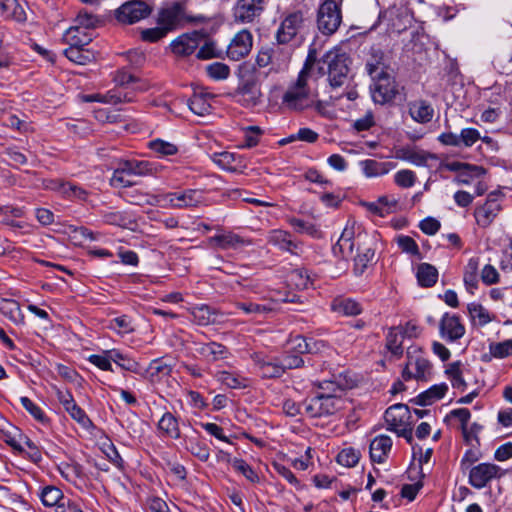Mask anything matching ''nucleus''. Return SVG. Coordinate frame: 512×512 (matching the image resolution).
I'll list each match as a JSON object with an SVG mask.
<instances>
[{"instance_id":"nucleus-33","label":"nucleus","mask_w":512,"mask_h":512,"mask_svg":"<svg viewBox=\"0 0 512 512\" xmlns=\"http://www.w3.org/2000/svg\"><path fill=\"white\" fill-rule=\"evenodd\" d=\"M253 360L263 377H280L284 373L281 363L270 361L260 354H255Z\"/></svg>"},{"instance_id":"nucleus-21","label":"nucleus","mask_w":512,"mask_h":512,"mask_svg":"<svg viewBox=\"0 0 512 512\" xmlns=\"http://www.w3.org/2000/svg\"><path fill=\"white\" fill-rule=\"evenodd\" d=\"M184 19V5L174 2L170 6L161 9L158 13L157 24L163 25L168 32L174 30Z\"/></svg>"},{"instance_id":"nucleus-37","label":"nucleus","mask_w":512,"mask_h":512,"mask_svg":"<svg viewBox=\"0 0 512 512\" xmlns=\"http://www.w3.org/2000/svg\"><path fill=\"white\" fill-rule=\"evenodd\" d=\"M447 391L448 385L446 383L435 384L418 395V403L423 406L431 405L442 399Z\"/></svg>"},{"instance_id":"nucleus-7","label":"nucleus","mask_w":512,"mask_h":512,"mask_svg":"<svg viewBox=\"0 0 512 512\" xmlns=\"http://www.w3.org/2000/svg\"><path fill=\"white\" fill-rule=\"evenodd\" d=\"M503 196L497 192H491L482 204H478L473 212L476 225L481 229L489 228L501 213Z\"/></svg>"},{"instance_id":"nucleus-52","label":"nucleus","mask_w":512,"mask_h":512,"mask_svg":"<svg viewBox=\"0 0 512 512\" xmlns=\"http://www.w3.org/2000/svg\"><path fill=\"white\" fill-rule=\"evenodd\" d=\"M66 236L74 246H83L92 239L91 234L83 227L66 226Z\"/></svg>"},{"instance_id":"nucleus-47","label":"nucleus","mask_w":512,"mask_h":512,"mask_svg":"<svg viewBox=\"0 0 512 512\" xmlns=\"http://www.w3.org/2000/svg\"><path fill=\"white\" fill-rule=\"evenodd\" d=\"M416 277L421 286L431 287L437 281L438 271L434 266L422 263L417 268Z\"/></svg>"},{"instance_id":"nucleus-34","label":"nucleus","mask_w":512,"mask_h":512,"mask_svg":"<svg viewBox=\"0 0 512 512\" xmlns=\"http://www.w3.org/2000/svg\"><path fill=\"white\" fill-rule=\"evenodd\" d=\"M267 240L268 243L284 251L294 252L298 247V245L292 240L291 235L281 229L270 231L267 236Z\"/></svg>"},{"instance_id":"nucleus-23","label":"nucleus","mask_w":512,"mask_h":512,"mask_svg":"<svg viewBox=\"0 0 512 512\" xmlns=\"http://www.w3.org/2000/svg\"><path fill=\"white\" fill-rule=\"evenodd\" d=\"M208 243L213 248L218 249H238L243 246L250 245L251 242L249 240L244 239L240 235L234 232H223L217 234L208 239Z\"/></svg>"},{"instance_id":"nucleus-45","label":"nucleus","mask_w":512,"mask_h":512,"mask_svg":"<svg viewBox=\"0 0 512 512\" xmlns=\"http://www.w3.org/2000/svg\"><path fill=\"white\" fill-rule=\"evenodd\" d=\"M292 348L298 353H317L320 352L324 347L325 344L323 341H308L302 336H296L291 341Z\"/></svg>"},{"instance_id":"nucleus-59","label":"nucleus","mask_w":512,"mask_h":512,"mask_svg":"<svg viewBox=\"0 0 512 512\" xmlns=\"http://www.w3.org/2000/svg\"><path fill=\"white\" fill-rule=\"evenodd\" d=\"M489 352L493 357L498 359L512 355V339L491 343L489 345Z\"/></svg>"},{"instance_id":"nucleus-15","label":"nucleus","mask_w":512,"mask_h":512,"mask_svg":"<svg viewBox=\"0 0 512 512\" xmlns=\"http://www.w3.org/2000/svg\"><path fill=\"white\" fill-rule=\"evenodd\" d=\"M359 229L357 227L355 221H348L345 225L340 238L338 239L336 245L333 247V252L335 255L340 256L342 258H349L353 255V251L356 244L360 242V234L356 237V230Z\"/></svg>"},{"instance_id":"nucleus-9","label":"nucleus","mask_w":512,"mask_h":512,"mask_svg":"<svg viewBox=\"0 0 512 512\" xmlns=\"http://www.w3.org/2000/svg\"><path fill=\"white\" fill-rule=\"evenodd\" d=\"M342 15L339 3L335 0H325L318 10V28L327 35L333 34L340 26Z\"/></svg>"},{"instance_id":"nucleus-25","label":"nucleus","mask_w":512,"mask_h":512,"mask_svg":"<svg viewBox=\"0 0 512 512\" xmlns=\"http://www.w3.org/2000/svg\"><path fill=\"white\" fill-rule=\"evenodd\" d=\"M480 258L473 256L463 267V283L468 293L473 295L479 287Z\"/></svg>"},{"instance_id":"nucleus-57","label":"nucleus","mask_w":512,"mask_h":512,"mask_svg":"<svg viewBox=\"0 0 512 512\" xmlns=\"http://www.w3.org/2000/svg\"><path fill=\"white\" fill-rule=\"evenodd\" d=\"M289 223L292 226V228L298 233L307 234L312 237L320 236V231L318 230V228L310 222H306L298 218H291L289 220Z\"/></svg>"},{"instance_id":"nucleus-12","label":"nucleus","mask_w":512,"mask_h":512,"mask_svg":"<svg viewBox=\"0 0 512 512\" xmlns=\"http://www.w3.org/2000/svg\"><path fill=\"white\" fill-rule=\"evenodd\" d=\"M4 441L18 453H26L35 462L41 459V453L36 444L16 428L13 432L4 434Z\"/></svg>"},{"instance_id":"nucleus-43","label":"nucleus","mask_w":512,"mask_h":512,"mask_svg":"<svg viewBox=\"0 0 512 512\" xmlns=\"http://www.w3.org/2000/svg\"><path fill=\"white\" fill-rule=\"evenodd\" d=\"M467 311L472 322L479 326H485L493 320L491 313L479 303H469L467 305Z\"/></svg>"},{"instance_id":"nucleus-10","label":"nucleus","mask_w":512,"mask_h":512,"mask_svg":"<svg viewBox=\"0 0 512 512\" xmlns=\"http://www.w3.org/2000/svg\"><path fill=\"white\" fill-rule=\"evenodd\" d=\"M250 70H252L250 66L243 67L242 80L237 92L239 97L238 101L246 107L258 105L262 97L257 77L247 75Z\"/></svg>"},{"instance_id":"nucleus-14","label":"nucleus","mask_w":512,"mask_h":512,"mask_svg":"<svg viewBox=\"0 0 512 512\" xmlns=\"http://www.w3.org/2000/svg\"><path fill=\"white\" fill-rule=\"evenodd\" d=\"M394 157L418 167H430L439 160L436 154L417 147H401L395 150Z\"/></svg>"},{"instance_id":"nucleus-4","label":"nucleus","mask_w":512,"mask_h":512,"mask_svg":"<svg viewBox=\"0 0 512 512\" xmlns=\"http://www.w3.org/2000/svg\"><path fill=\"white\" fill-rule=\"evenodd\" d=\"M385 421L390 431L412 442V415L405 404H394L385 412Z\"/></svg>"},{"instance_id":"nucleus-24","label":"nucleus","mask_w":512,"mask_h":512,"mask_svg":"<svg viewBox=\"0 0 512 512\" xmlns=\"http://www.w3.org/2000/svg\"><path fill=\"white\" fill-rule=\"evenodd\" d=\"M200 44L198 33H186L178 36L170 43L172 52L177 56H187L192 54Z\"/></svg>"},{"instance_id":"nucleus-49","label":"nucleus","mask_w":512,"mask_h":512,"mask_svg":"<svg viewBox=\"0 0 512 512\" xmlns=\"http://www.w3.org/2000/svg\"><path fill=\"white\" fill-rule=\"evenodd\" d=\"M109 357L112 359V362L124 370L131 372H137L139 370L138 362L118 349H111Z\"/></svg>"},{"instance_id":"nucleus-54","label":"nucleus","mask_w":512,"mask_h":512,"mask_svg":"<svg viewBox=\"0 0 512 512\" xmlns=\"http://www.w3.org/2000/svg\"><path fill=\"white\" fill-rule=\"evenodd\" d=\"M111 349L102 350L98 354H91L87 357V360L97 368L103 371H113L112 359L110 356Z\"/></svg>"},{"instance_id":"nucleus-41","label":"nucleus","mask_w":512,"mask_h":512,"mask_svg":"<svg viewBox=\"0 0 512 512\" xmlns=\"http://www.w3.org/2000/svg\"><path fill=\"white\" fill-rule=\"evenodd\" d=\"M409 112L415 121L426 123L432 119L434 110L427 102L419 100L410 104Z\"/></svg>"},{"instance_id":"nucleus-1","label":"nucleus","mask_w":512,"mask_h":512,"mask_svg":"<svg viewBox=\"0 0 512 512\" xmlns=\"http://www.w3.org/2000/svg\"><path fill=\"white\" fill-rule=\"evenodd\" d=\"M312 65L309 60L300 71L295 84L290 86L283 95V104L293 110H303L314 104L315 93L312 87Z\"/></svg>"},{"instance_id":"nucleus-60","label":"nucleus","mask_w":512,"mask_h":512,"mask_svg":"<svg viewBox=\"0 0 512 512\" xmlns=\"http://www.w3.org/2000/svg\"><path fill=\"white\" fill-rule=\"evenodd\" d=\"M236 307L248 315H264L273 310L271 305H261L253 302H239Z\"/></svg>"},{"instance_id":"nucleus-6","label":"nucleus","mask_w":512,"mask_h":512,"mask_svg":"<svg viewBox=\"0 0 512 512\" xmlns=\"http://www.w3.org/2000/svg\"><path fill=\"white\" fill-rule=\"evenodd\" d=\"M164 208L188 209L208 205L201 189H184L163 194Z\"/></svg>"},{"instance_id":"nucleus-55","label":"nucleus","mask_w":512,"mask_h":512,"mask_svg":"<svg viewBox=\"0 0 512 512\" xmlns=\"http://www.w3.org/2000/svg\"><path fill=\"white\" fill-rule=\"evenodd\" d=\"M374 250L371 248L363 249L354 259V271L357 275L364 273L368 265L374 259Z\"/></svg>"},{"instance_id":"nucleus-2","label":"nucleus","mask_w":512,"mask_h":512,"mask_svg":"<svg viewBox=\"0 0 512 512\" xmlns=\"http://www.w3.org/2000/svg\"><path fill=\"white\" fill-rule=\"evenodd\" d=\"M366 70L373 81L370 93L374 103L384 105L394 100L398 87L393 76L384 71L380 64L367 63Z\"/></svg>"},{"instance_id":"nucleus-32","label":"nucleus","mask_w":512,"mask_h":512,"mask_svg":"<svg viewBox=\"0 0 512 512\" xmlns=\"http://www.w3.org/2000/svg\"><path fill=\"white\" fill-rule=\"evenodd\" d=\"M196 351L210 362L226 359L228 357L227 349L222 344L216 342L199 344Z\"/></svg>"},{"instance_id":"nucleus-5","label":"nucleus","mask_w":512,"mask_h":512,"mask_svg":"<svg viewBox=\"0 0 512 512\" xmlns=\"http://www.w3.org/2000/svg\"><path fill=\"white\" fill-rule=\"evenodd\" d=\"M336 391L341 392L340 388L334 390L333 394L319 393L305 403V412L310 417H323L335 414L344 406V401Z\"/></svg>"},{"instance_id":"nucleus-18","label":"nucleus","mask_w":512,"mask_h":512,"mask_svg":"<svg viewBox=\"0 0 512 512\" xmlns=\"http://www.w3.org/2000/svg\"><path fill=\"white\" fill-rule=\"evenodd\" d=\"M263 10L262 0H237L233 8L234 20L238 23H250Z\"/></svg>"},{"instance_id":"nucleus-17","label":"nucleus","mask_w":512,"mask_h":512,"mask_svg":"<svg viewBox=\"0 0 512 512\" xmlns=\"http://www.w3.org/2000/svg\"><path fill=\"white\" fill-rule=\"evenodd\" d=\"M253 46V36L247 29H242L234 35L227 47V55L230 59L238 61L247 56Z\"/></svg>"},{"instance_id":"nucleus-3","label":"nucleus","mask_w":512,"mask_h":512,"mask_svg":"<svg viewBox=\"0 0 512 512\" xmlns=\"http://www.w3.org/2000/svg\"><path fill=\"white\" fill-rule=\"evenodd\" d=\"M350 59L345 51L339 47L327 51L322 58L320 70L326 73L331 87H341L348 81Z\"/></svg>"},{"instance_id":"nucleus-48","label":"nucleus","mask_w":512,"mask_h":512,"mask_svg":"<svg viewBox=\"0 0 512 512\" xmlns=\"http://www.w3.org/2000/svg\"><path fill=\"white\" fill-rule=\"evenodd\" d=\"M404 338L405 337L402 334L401 325L391 328L386 337V346L388 350L396 356L402 355V344Z\"/></svg>"},{"instance_id":"nucleus-42","label":"nucleus","mask_w":512,"mask_h":512,"mask_svg":"<svg viewBox=\"0 0 512 512\" xmlns=\"http://www.w3.org/2000/svg\"><path fill=\"white\" fill-rule=\"evenodd\" d=\"M98 446L113 465H115L117 468L123 467V460L120 454L118 453L113 442L106 435L103 434L99 438Z\"/></svg>"},{"instance_id":"nucleus-22","label":"nucleus","mask_w":512,"mask_h":512,"mask_svg":"<svg viewBox=\"0 0 512 512\" xmlns=\"http://www.w3.org/2000/svg\"><path fill=\"white\" fill-rule=\"evenodd\" d=\"M83 102H99L109 105H117L120 103L132 102L133 97L127 93L122 92L120 89H112L105 93H93L90 95H81Z\"/></svg>"},{"instance_id":"nucleus-38","label":"nucleus","mask_w":512,"mask_h":512,"mask_svg":"<svg viewBox=\"0 0 512 512\" xmlns=\"http://www.w3.org/2000/svg\"><path fill=\"white\" fill-rule=\"evenodd\" d=\"M447 378L450 380L453 388L463 392L466 389V382L463 378L464 368L460 361L450 363L445 370Z\"/></svg>"},{"instance_id":"nucleus-27","label":"nucleus","mask_w":512,"mask_h":512,"mask_svg":"<svg viewBox=\"0 0 512 512\" xmlns=\"http://www.w3.org/2000/svg\"><path fill=\"white\" fill-rule=\"evenodd\" d=\"M392 447V440L387 435H378L370 443V457L373 462L383 463Z\"/></svg>"},{"instance_id":"nucleus-29","label":"nucleus","mask_w":512,"mask_h":512,"mask_svg":"<svg viewBox=\"0 0 512 512\" xmlns=\"http://www.w3.org/2000/svg\"><path fill=\"white\" fill-rule=\"evenodd\" d=\"M63 496L58 487L47 486L41 492V501L50 509L49 512H64Z\"/></svg>"},{"instance_id":"nucleus-40","label":"nucleus","mask_w":512,"mask_h":512,"mask_svg":"<svg viewBox=\"0 0 512 512\" xmlns=\"http://www.w3.org/2000/svg\"><path fill=\"white\" fill-rule=\"evenodd\" d=\"M188 107L195 115H208L212 109L211 97L203 93L194 94L188 101Z\"/></svg>"},{"instance_id":"nucleus-26","label":"nucleus","mask_w":512,"mask_h":512,"mask_svg":"<svg viewBox=\"0 0 512 512\" xmlns=\"http://www.w3.org/2000/svg\"><path fill=\"white\" fill-rule=\"evenodd\" d=\"M360 169L366 178H377L388 174L395 168L391 162H380L374 159H365L359 162Z\"/></svg>"},{"instance_id":"nucleus-51","label":"nucleus","mask_w":512,"mask_h":512,"mask_svg":"<svg viewBox=\"0 0 512 512\" xmlns=\"http://www.w3.org/2000/svg\"><path fill=\"white\" fill-rule=\"evenodd\" d=\"M228 463L236 472L242 474L248 481L252 483L259 482L258 474L243 459L229 458Z\"/></svg>"},{"instance_id":"nucleus-58","label":"nucleus","mask_w":512,"mask_h":512,"mask_svg":"<svg viewBox=\"0 0 512 512\" xmlns=\"http://www.w3.org/2000/svg\"><path fill=\"white\" fill-rule=\"evenodd\" d=\"M394 183L401 188H410L416 183L417 176L410 169H401L394 174Z\"/></svg>"},{"instance_id":"nucleus-46","label":"nucleus","mask_w":512,"mask_h":512,"mask_svg":"<svg viewBox=\"0 0 512 512\" xmlns=\"http://www.w3.org/2000/svg\"><path fill=\"white\" fill-rule=\"evenodd\" d=\"M66 58L75 64L86 65L95 59V55L84 46L69 47L66 49Z\"/></svg>"},{"instance_id":"nucleus-20","label":"nucleus","mask_w":512,"mask_h":512,"mask_svg":"<svg viewBox=\"0 0 512 512\" xmlns=\"http://www.w3.org/2000/svg\"><path fill=\"white\" fill-rule=\"evenodd\" d=\"M304 17L301 12L289 14L282 22L277 32V39L280 43L291 41L302 28Z\"/></svg>"},{"instance_id":"nucleus-19","label":"nucleus","mask_w":512,"mask_h":512,"mask_svg":"<svg viewBox=\"0 0 512 512\" xmlns=\"http://www.w3.org/2000/svg\"><path fill=\"white\" fill-rule=\"evenodd\" d=\"M439 333L443 339L454 342L464 336L465 326L458 316L445 313L440 320Z\"/></svg>"},{"instance_id":"nucleus-36","label":"nucleus","mask_w":512,"mask_h":512,"mask_svg":"<svg viewBox=\"0 0 512 512\" xmlns=\"http://www.w3.org/2000/svg\"><path fill=\"white\" fill-rule=\"evenodd\" d=\"M158 430L163 436L172 439L180 437L178 421L170 412H166L162 415L158 421Z\"/></svg>"},{"instance_id":"nucleus-44","label":"nucleus","mask_w":512,"mask_h":512,"mask_svg":"<svg viewBox=\"0 0 512 512\" xmlns=\"http://www.w3.org/2000/svg\"><path fill=\"white\" fill-rule=\"evenodd\" d=\"M215 377L223 385L232 389H241L249 385V380L237 373L219 371Z\"/></svg>"},{"instance_id":"nucleus-30","label":"nucleus","mask_w":512,"mask_h":512,"mask_svg":"<svg viewBox=\"0 0 512 512\" xmlns=\"http://www.w3.org/2000/svg\"><path fill=\"white\" fill-rule=\"evenodd\" d=\"M195 321L202 326L217 324L222 321V313L210 308L207 305H200L190 310Z\"/></svg>"},{"instance_id":"nucleus-13","label":"nucleus","mask_w":512,"mask_h":512,"mask_svg":"<svg viewBox=\"0 0 512 512\" xmlns=\"http://www.w3.org/2000/svg\"><path fill=\"white\" fill-rule=\"evenodd\" d=\"M151 8L142 1H128L116 10V19L123 24H134L151 13Z\"/></svg>"},{"instance_id":"nucleus-53","label":"nucleus","mask_w":512,"mask_h":512,"mask_svg":"<svg viewBox=\"0 0 512 512\" xmlns=\"http://www.w3.org/2000/svg\"><path fill=\"white\" fill-rule=\"evenodd\" d=\"M69 47L85 46L90 42V37L86 34L84 28L70 27L66 30V42Z\"/></svg>"},{"instance_id":"nucleus-62","label":"nucleus","mask_w":512,"mask_h":512,"mask_svg":"<svg viewBox=\"0 0 512 512\" xmlns=\"http://www.w3.org/2000/svg\"><path fill=\"white\" fill-rule=\"evenodd\" d=\"M288 280L297 289H305L310 284V277L305 270L295 269L290 272Z\"/></svg>"},{"instance_id":"nucleus-56","label":"nucleus","mask_w":512,"mask_h":512,"mask_svg":"<svg viewBox=\"0 0 512 512\" xmlns=\"http://www.w3.org/2000/svg\"><path fill=\"white\" fill-rule=\"evenodd\" d=\"M360 459V452L352 447L344 448L337 456V462L345 467H354Z\"/></svg>"},{"instance_id":"nucleus-28","label":"nucleus","mask_w":512,"mask_h":512,"mask_svg":"<svg viewBox=\"0 0 512 512\" xmlns=\"http://www.w3.org/2000/svg\"><path fill=\"white\" fill-rule=\"evenodd\" d=\"M66 411L71 418L79 424L80 428L89 434H93V431L96 429L95 426L86 412L75 403L71 396L70 399L66 397Z\"/></svg>"},{"instance_id":"nucleus-64","label":"nucleus","mask_w":512,"mask_h":512,"mask_svg":"<svg viewBox=\"0 0 512 512\" xmlns=\"http://www.w3.org/2000/svg\"><path fill=\"white\" fill-rule=\"evenodd\" d=\"M480 279L483 284L490 286L499 282L500 274L493 265L486 264L480 271Z\"/></svg>"},{"instance_id":"nucleus-35","label":"nucleus","mask_w":512,"mask_h":512,"mask_svg":"<svg viewBox=\"0 0 512 512\" xmlns=\"http://www.w3.org/2000/svg\"><path fill=\"white\" fill-rule=\"evenodd\" d=\"M0 14L6 19H12L20 23L27 19L24 8L17 0H0Z\"/></svg>"},{"instance_id":"nucleus-50","label":"nucleus","mask_w":512,"mask_h":512,"mask_svg":"<svg viewBox=\"0 0 512 512\" xmlns=\"http://www.w3.org/2000/svg\"><path fill=\"white\" fill-rule=\"evenodd\" d=\"M123 167L131 176H144L153 173V164L148 161L128 160Z\"/></svg>"},{"instance_id":"nucleus-39","label":"nucleus","mask_w":512,"mask_h":512,"mask_svg":"<svg viewBox=\"0 0 512 512\" xmlns=\"http://www.w3.org/2000/svg\"><path fill=\"white\" fill-rule=\"evenodd\" d=\"M148 148L158 157L167 158L178 153L179 148L176 144L157 138L148 142Z\"/></svg>"},{"instance_id":"nucleus-8","label":"nucleus","mask_w":512,"mask_h":512,"mask_svg":"<svg viewBox=\"0 0 512 512\" xmlns=\"http://www.w3.org/2000/svg\"><path fill=\"white\" fill-rule=\"evenodd\" d=\"M431 374V364L417 346L407 349V362L402 371L404 380H426Z\"/></svg>"},{"instance_id":"nucleus-63","label":"nucleus","mask_w":512,"mask_h":512,"mask_svg":"<svg viewBox=\"0 0 512 512\" xmlns=\"http://www.w3.org/2000/svg\"><path fill=\"white\" fill-rule=\"evenodd\" d=\"M131 175L122 166L116 169L110 179V184L115 188H123L132 185Z\"/></svg>"},{"instance_id":"nucleus-16","label":"nucleus","mask_w":512,"mask_h":512,"mask_svg":"<svg viewBox=\"0 0 512 512\" xmlns=\"http://www.w3.org/2000/svg\"><path fill=\"white\" fill-rule=\"evenodd\" d=\"M502 475L501 468L492 463H481L472 467L469 471V483L477 489H481L493 479Z\"/></svg>"},{"instance_id":"nucleus-31","label":"nucleus","mask_w":512,"mask_h":512,"mask_svg":"<svg viewBox=\"0 0 512 512\" xmlns=\"http://www.w3.org/2000/svg\"><path fill=\"white\" fill-rule=\"evenodd\" d=\"M333 312L341 316H356L362 312L360 303L351 298L337 297L331 302Z\"/></svg>"},{"instance_id":"nucleus-11","label":"nucleus","mask_w":512,"mask_h":512,"mask_svg":"<svg viewBox=\"0 0 512 512\" xmlns=\"http://www.w3.org/2000/svg\"><path fill=\"white\" fill-rule=\"evenodd\" d=\"M211 161L221 170L242 174L248 167L247 159L236 152L222 151L210 155Z\"/></svg>"},{"instance_id":"nucleus-61","label":"nucleus","mask_w":512,"mask_h":512,"mask_svg":"<svg viewBox=\"0 0 512 512\" xmlns=\"http://www.w3.org/2000/svg\"><path fill=\"white\" fill-rule=\"evenodd\" d=\"M206 72L210 78L219 81L227 79L230 75V68L221 62H214L206 66Z\"/></svg>"}]
</instances>
